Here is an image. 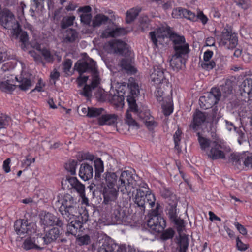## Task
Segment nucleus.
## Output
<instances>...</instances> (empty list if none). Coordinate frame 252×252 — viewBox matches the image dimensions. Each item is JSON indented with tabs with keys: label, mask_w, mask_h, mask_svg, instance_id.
Masks as SVG:
<instances>
[{
	"label": "nucleus",
	"mask_w": 252,
	"mask_h": 252,
	"mask_svg": "<svg viewBox=\"0 0 252 252\" xmlns=\"http://www.w3.org/2000/svg\"><path fill=\"white\" fill-rule=\"evenodd\" d=\"M129 93L127 96L126 100L128 103L129 109L126 114V122L130 126L138 127V125L132 117L130 111L133 112L145 124L149 130H152L158 126V123L151 116L149 110L146 106H142L139 107L136 103V97L139 94L138 85L135 83L131 82L128 84Z\"/></svg>",
	"instance_id": "obj_1"
},
{
	"label": "nucleus",
	"mask_w": 252,
	"mask_h": 252,
	"mask_svg": "<svg viewBox=\"0 0 252 252\" xmlns=\"http://www.w3.org/2000/svg\"><path fill=\"white\" fill-rule=\"evenodd\" d=\"M118 189L115 187H104L103 189V203L105 204H110L117 199L118 190L123 194L129 195L132 190L136 188V181L132 176L131 172L128 171L122 172L119 177L118 184Z\"/></svg>",
	"instance_id": "obj_2"
},
{
	"label": "nucleus",
	"mask_w": 252,
	"mask_h": 252,
	"mask_svg": "<svg viewBox=\"0 0 252 252\" xmlns=\"http://www.w3.org/2000/svg\"><path fill=\"white\" fill-rule=\"evenodd\" d=\"M170 32L169 28H159L156 32H150L149 34L153 44L157 47L158 42L161 43L164 38L170 37L175 51L174 55L186 57L189 52V44L186 42L185 37L177 34L171 35Z\"/></svg>",
	"instance_id": "obj_3"
},
{
	"label": "nucleus",
	"mask_w": 252,
	"mask_h": 252,
	"mask_svg": "<svg viewBox=\"0 0 252 252\" xmlns=\"http://www.w3.org/2000/svg\"><path fill=\"white\" fill-rule=\"evenodd\" d=\"M74 69L80 74L91 73V84H86L81 93L83 96L89 97L92 95V90L97 87L101 81L96 62L89 57L78 60L74 65Z\"/></svg>",
	"instance_id": "obj_4"
},
{
	"label": "nucleus",
	"mask_w": 252,
	"mask_h": 252,
	"mask_svg": "<svg viewBox=\"0 0 252 252\" xmlns=\"http://www.w3.org/2000/svg\"><path fill=\"white\" fill-rule=\"evenodd\" d=\"M54 205L59 208V211L67 221L75 219L80 214L79 205L76 198L69 194L58 195L53 200Z\"/></svg>",
	"instance_id": "obj_5"
},
{
	"label": "nucleus",
	"mask_w": 252,
	"mask_h": 252,
	"mask_svg": "<svg viewBox=\"0 0 252 252\" xmlns=\"http://www.w3.org/2000/svg\"><path fill=\"white\" fill-rule=\"evenodd\" d=\"M197 135L201 149L209 158L212 160L225 158L226 147L221 140H211L202 137L199 132L197 133Z\"/></svg>",
	"instance_id": "obj_6"
},
{
	"label": "nucleus",
	"mask_w": 252,
	"mask_h": 252,
	"mask_svg": "<svg viewBox=\"0 0 252 252\" xmlns=\"http://www.w3.org/2000/svg\"><path fill=\"white\" fill-rule=\"evenodd\" d=\"M139 189H136V193L133 198L134 204L139 208L140 211L144 212L146 205H148L153 207L156 201V197L154 194L152 193L148 188L147 184L143 182H141L138 184Z\"/></svg>",
	"instance_id": "obj_7"
},
{
	"label": "nucleus",
	"mask_w": 252,
	"mask_h": 252,
	"mask_svg": "<svg viewBox=\"0 0 252 252\" xmlns=\"http://www.w3.org/2000/svg\"><path fill=\"white\" fill-rule=\"evenodd\" d=\"M216 38L220 46L228 49L235 48L238 44L236 34L227 29H224L220 34L216 35Z\"/></svg>",
	"instance_id": "obj_8"
},
{
	"label": "nucleus",
	"mask_w": 252,
	"mask_h": 252,
	"mask_svg": "<svg viewBox=\"0 0 252 252\" xmlns=\"http://www.w3.org/2000/svg\"><path fill=\"white\" fill-rule=\"evenodd\" d=\"M221 94V91L219 88H212L210 92L200 97L199 101L203 104L201 107L205 109L212 108L213 105L218 103Z\"/></svg>",
	"instance_id": "obj_9"
},
{
	"label": "nucleus",
	"mask_w": 252,
	"mask_h": 252,
	"mask_svg": "<svg viewBox=\"0 0 252 252\" xmlns=\"http://www.w3.org/2000/svg\"><path fill=\"white\" fill-rule=\"evenodd\" d=\"M0 22L1 25L6 29L13 31L17 28L19 24L15 20L13 13L8 9L5 8L0 11Z\"/></svg>",
	"instance_id": "obj_10"
},
{
	"label": "nucleus",
	"mask_w": 252,
	"mask_h": 252,
	"mask_svg": "<svg viewBox=\"0 0 252 252\" xmlns=\"http://www.w3.org/2000/svg\"><path fill=\"white\" fill-rule=\"evenodd\" d=\"M152 82L158 86L159 88L165 89L168 87L169 81L166 78L163 69L159 66H154L150 74Z\"/></svg>",
	"instance_id": "obj_11"
},
{
	"label": "nucleus",
	"mask_w": 252,
	"mask_h": 252,
	"mask_svg": "<svg viewBox=\"0 0 252 252\" xmlns=\"http://www.w3.org/2000/svg\"><path fill=\"white\" fill-rule=\"evenodd\" d=\"M40 223L44 227H48L56 225L63 227L64 223L60 218L48 212L43 211L40 214Z\"/></svg>",
	"instance_id": "obj_12"
},
{
	"label": "nucleus",
	"mask_w": 252,
	"mask_h": 252,
	"mask_svg": "<svg viewBox=\"0 0 252 252\" xmlns=\"http://www.w3.org/2000/svg\"><path fill=\"white\" fill-rule=\"evenodd\" d=\"M147 225L151 233L157 234L163 231L166 226V222L162 217H149Z\"/></svg>",
	"instance_id": "obj_13"
},
{
	"label": "nucleus",
	"mask_w": 252,
	"mask_h": 252,
	"mask_svg": "<svg viewBox=\"0 0 252 252\" xmlns=\"http://www.w3.org/2000/svg\"><path fill=\"white\" fill-rule=\"evenodd\" d=\"M98 252H126L125 246L114 243L112 240H104L98 248Z\"/></svg>",
	"instance_id": "obj_14"
},
{
	"label": "nucleus",
	"mask_w": 252,
	"mask_h": 252,
	"mask_svg": "<svg viewBox=\"0 0 252 252\" xmlns=\"http://www.w3.org/2000/svg\"><path fill=\"white\" fill-rule=\"evenodd\" d=\"M241 95L248 100L252 99V79L246 78L239 87Z\"/></svg>",
	"instance_id": "obj_15"
},
{
	"label": "nucleus",
	"mask_w": 252,
	"mask_h": 252,
	"mask_svg": "<svg viewBox=\"0 0 252 252\" xmlns=\"http://www.w3.org/2000/svg\"><path fill=\"white\" fill-rule=\"evenodd\" d=\"M13 37L17 39H19V41L22 42L21 47L25 50L26 48V45L28 43L29 37L28 35L26 32L22 30L20 25L11 32Z\"/></svg>",
	"instance_id": "obj_16"
},
{
	"label": "nucleus",
	"mask_w": 252,
	"mask_h": 252,
	"mask_svg": "<svg viewBox=\"0 0 252 252\" xmlns=\"http://www.w3.org/2000/svg\"><path fill=\"white\" fill-rule=\"evenodd\" d=\"M112 219L117 224H125L127 221V216L125 210L120 206L114 210Z\"/></svg>",
	"instance_id": "obj_17"
},
{
	"label": "nucleus",
	"mask_w": 252,
	"mask_h": 252,
	"mask_svg": "<svg viewBox=\"0 0 252 252\" xmlns=\"http://www.w3.org/2000/svg\"><path fill=\"white\" fill-rule=\"evenodd\" d=\"M206 119L205 114L199 110H197L193 115V121L190 125V127L194 131H197L199 126L205 122Z\"/></svg>",
	"instance_id": "obj_18"
},
{
	"label": "nucleus",
	"mask_w": 252,
	"mask_h": 252,
	"mask_svg": "<svg viewBox=\"0 0 252 252\" xmlns=\"http://www.w3.org/2000/svg\"><path fill=\"white\" fill-rule=\"evenodd\" d=\"M174 18H185L190 20H193L195 18V14L189 10L182 7L174 9L172 13Z\"/></svg>",
	"instance_id": "obj_19"
},
{
	"label": "nucleus",
	"mask_w": 252,
	"mask_h": 252,
	"mask_svg": "<svg viewBox=\"0 0 252 252\" xmlns=\"http://www.w3.org/2000/svg\"><path fill=\"white\" fill-rule=\"evenodd\" d=\"M118 116L115 114L106 113L103 112L102 115L98 118V123L100 126L113 125L117 123Z\"/></svg>",
	"instance_id": "obj_20"
},
{
	"label": "nucleus",
	"mask_w": 252,
	"mask_h": 252,
	"mask_svg": "<svg viewBox=\"0 0 252 252\" xmlns=\"http://www.w3.org/2000/svg\"><path fill=\"white\" fill-rule=\"evenodd\" d=\"M79 175L84 181H88L91 179L93 175L92 166L87 163L82 164L79 169Z\"/></svg>",
	"instance_id": "obj_21"
},
{
	"label": "nucleus",
	"mask_w": 252,
	"mask_h": 252,
	"mask_svg": "<svg viewBox=\"0 0 252 252\" xmlns=\"http://www.w3.org/2000/svg\"><path fill=\"white\" fill-rule=\"evenodd\" d=\"M186 58L173 55L170 61V64L172 69L176 71L185 66Z\"/></svg>",
	"instance_id": "obj_22"
},
{
	"label": "nucleus",
	"mask_w": 252,
	"mask_h": 252,
	"mask_svg": "<svg viewBox=\"0 0 252 252\" xmlns=\"http://www.w3.org/2000/svg\"><path fill=\"white\" fill-rule=\"evenodd\" d=\"M110 45L111 47L114 49L115 53L124 55L128 51V45L122 41L116 40L114 42H110Z\"/></svg>",
	"instance_id": "obj_23"
},
{
	"label": "nucleus",
	"mask_w": 252,
	"mask_h": 252,
	"mask_svg": "<svg viewBox=\"0 0 252 252\" xmlns=\"http://www.w3.org/2000/svg\"><path fill=\"white\" fill-rule=\"evenodd\" d=\"M234 84V81L230 79L224 80L223 82L220 85L221 91L224 97H227L228 95L232 93Z\"/></svg>",
	"instance_id": "obj_24"
},
{
	"label": "nucleus",
	"mask_w": 252,
	"mask_h": 252,
	"mask_svg": "<svg viewBox=\"0 0 252 252\" xmlns=\"http://www.w3.org/2000/svg\"><path fill=\"white\" fill-rule=\"evenodd\" d=\"M71 187L74 189L81 196L84 195L85 186L81 183L76 177H71L67 179Z\"/></svg>",
	"instance_id": "obj_25"
},
{
	"label": "nucleus",
	"mask_w": 252,
	"mask_h": 252,
	"mask_svg": "<svg viewBox=\"0 0 252 252\" xmlns=\"http://www.w3.org/2000/svg\"><path fill=\"white\" fill-rule=\"evenodd\" d=\"M82 226V223L79 220H72L69 224L67 225V235H72L75 236L78 231H80Z\"/></svg>",
	"instance_id": "obj_26"
},
{
	"label": "nucleus",
	"mask_w": 252,
	"mask_h": 252,
	"mask_svg": "<svg viewBox=\"0 0 252 252\" xmlns=\"http://www.w3.org/2000/svg\"><path fill=\"white\" fill-rule=\"evenodd\" d=\"M235 160L236 163L241 164L242 162L246 167L252 168V156H248L246 153H244L236 158L234 161Z\"/></svg>",
	"instance_id": "obj_27"
},
{
	"label": "nucleus",
	"mask_w": 252,
	"mask_h": 252,
	"mask_svg": "<svg viewBox=\"0 0 252 252\" xmlns=\"http://www.w3.org/2000/svg\"><path fill=\"white\" fill-rule=\"evenodd\" d=\"M108 21L110 20L107 16L103 14H97L92 20V27L94 28L100 27L102 25L106 24Z\"/></svg>",
	"instance_id": "obj_28"
},
{
	"label": "nucleus",
	"mask_w": 252,
	"mask_h": 252,
	"mask_svg": "<svg viewBox=\"0 0 252 252\" xmlns=\"http://www.w3.org/2000/svg\"><path fill=\"white\" fill-rule=\"evenodd\" d=\"M104 175L106 182V185L104 187H115L116 184H118L117 182L118 177L116 173L107 172L105 173Z\"/></svg>",
	"instance_id": "obj_29"
},
{
	"label": "nucleus",
	"mask_w": 252,
	"mask_h": 252,
	"mask_svg": "<svg viewBox=\"0 0 252 252\" xmlns=\"http://www.w3.org/2000/svg\"><path fill=\"white\" fill-rule=\"evenodd\" d=\"M60 231L58 228L53 227L46 232L45 235L47 243L50 244L55 241L59 236Z\"/></svg>",
	"instance_id": "obj_30"
},
{
	"label": "nucleus",
	"mask_w": 252,
	"mask_h": 252,
	"mask_svg": "<svg viewBox=\"0 0 252 252\" xmlns=\"http://www.w3.org/2000/svg\"><path fill=\"white\" fill-rule=\"evenodd\" d=\"M95 168V178L96 180L100 179L101 174L104 171L103 162L102 160L97 158L94 161Z\"/></svg>",
	"instance_id": "obj_31"
},
{
	"label": "nucleus",
	"mask_w": 252,
	"mask_h": 252,
	"mask_svg": "<svg viewBox=\"0 0 252 252\" xmlns=\"http://www.w3.org/2000/svg\"><path fill=\"white\" fill-rule=\"evenodd\" d=\"M26 220H17L14 223V229L18 235L25 234L26 224L25 223Z\"/></svg>",
	"instance_id": "obj_32"
},
{
	"label": "nucleus",
	"mask_w": 252,
	"mask_h": 252,
	"mask_svg": "<svg viewBox=\"0 0 252 252\" xmlns=\"http://www.w3.org/2000/svg\"><path fill=\"white\" fill-rule=\"evenodd\" d=\"M125 33V30L124 28H117L111 31H106L103 33L104 37H116Z\"/></svg>",
	"instance_id": "obj_33"
},
{
	"label": "nucleus",
	"mask_w": 252,
	"mask_h": 252,
	"mask_svg": "<svg viewBox=\"0 0 252 252\" xmlns=\"http://www.w3.org/2000/svg\"><path fill=\"white\" fill-rule=\"evenodd\" d=\"M78 37V33L72 29H67L66 31L64 40L66 42H73Z\"/></svg>",
	"instance_id": "obj_34"
},
{
	"label": "nucleus",
	"mask_w": 252,
	"mask_h": 252,
	"mask_svg": "<svg viewBox=\"0 0 252 252\" xmlns=\"http://www.w3.org/2000/svg\"><path fill=\"white\" fill-rule=\"evenodd\" d=\"M16 86L10 83L9 80L0 82V90L4 92L10 93L15 90Z\"/></svg>",
	"instance_id": "obj_35"
},
{
	"label": "nucleus",
	"mask_w": 252,
	"mask_h": 252,
	"mask_svg": "<svg viewBox=\"0 0 252 252\" xmlns=\"http://www.w3.org/2000/svg\"><path fill=\"white\" fill-rule=\"evenodd\" d=\"M75 19L74 16H69L64 17L61 22V27L63 29H65L73 24Z\"/></svg>",
	"instance_id": "obj_36"
},
{
	"label": "nucleus",
	"mask_w": 252,
	"mask_h": 252,
	"mask_svg": "<svg viewBox=\"0 0 252 252\" xmlns=\"http://www.w3.org/2000/svg\"><path fill=\"white\" fill-rule=\"evenodd\" d=\"M34 242L36 249L42 248L44 246L48 244L45 235L43 234H38L36 237L34 238Z\"/></svg>",
	"instance_id": "obj_37"
},
{
	"label": "nucleus",
	"mask_w": 252,
	"mask_h": 252,
	"mask_svg": "<svg viewBox=\"0 0 252 252\" xmlns=\"http://www.w3.org/2000/svg\"><path fill=\"white\" fill-rule=\"evenodd\" d=\"M103 112H104V109L102 108H95L91 107L89 108L88 117H99L102 115Z\"/></svg>",
	"instance_id": "obj_38"
},
{
	"label": "nucleus",
	"mask_w": 252,
	"mask_h": 252,
	"mask_svg": "<svg viewBox=\"0 0 252 252\" xmlns=\"http://www.w3.org/2000/svg\"><path fill=\"white\" fill-rule=\"evenodd\" d=\"M11 121V118L8 115L0 114V129L6 128L10 124Z\"/></svg>",
	"instance_id": "obj_39"
},
{
	"label": "nucleus",
	"mask_w": 252,
	"mask_h": 252,
	"mask_svg": "<svg viewBox=\"0 0 252 252\" xmlns=\"http://www.w3.org/2000/svg\"><path fill=\"white\" fill-rule=\"evenodd\" d=\"M235 131L236 132V134L238 136V142L239 144H242V143L246 141V134L245 132L246 130L245 128L242 126L239 127V128H235Z\"/></svg>",
	"instance_id": "obj_40"
},
{
	"label": "nucleus",
	"mask_w": 252,
	"mask_h": 252,
	"mask_svg": "<svg viewBox=\"0 0 252 252\" xmlns=\"http://www.w3.org/2000/svg\"><path fill=\"white\" fill-rule=\"evenodd\" d=\"M139 11L137 9L131 8L126 12V22L127 23H131L137 16Z\"/></svg>",
	"instance_id": "obj_41"
},
{
	"label": "nucleus",
	"mask_w": 252,
	"mask_h": 252,
	"mask_svg": "<svg viewBox=\"0 0 252 252\" xmlns=\"http://www.w3.org/2000/svg\"><path fill=\"white\" fill-rule=\"evenodd\" d=\"M77 161L72 160L68 161L65 164V169L71 175H74L76 174V168L77 165Z\"/></svg>",
	"instance_id": "obj_42"
},
{
	"label": "nucleus",
	"mask_w": 252,
	"mask_h": 252,
	"mask_svg": "<svg viewBox=\"0 0 252 252\" xmlns=\"http://www.w3.org/2000/svg\"><path fill=\"white\" fill-rule=\"evenodd\" d=\"M166 214L171 220L173 219H175V217L177 216V215L176 212V205L175 204L171 205H169V206L167 207Z\"/></svg>",
	"instance_id": "obj_43"
},
{
	"label": "nucleus",
	"mask_w": 252,
	"mask_h": 252,
	"mask_svg": "<svg viewBox=\"0 0 252 252\" xmlns=\"http://www.w3.org/2000/svg\"><path fill=\"white\" fill-rule=\"evenodd\" d=\"M156 206L155 208H153L151 210V212L149 214V217H162L161 216V213L162 212V207L160 204L158 202L155 203L154 206L151 208H153ZM151 208V207L150 206Z\"/></svg>",
	"instance_id": "obj_44"
},
{
	"label": "nucleus",
	"mask_w": 252,
	"mask_h": 252,
	"mask_svg": "<svg viewBox=\"0 0 252 252\" xmlns=\"http://www.w3.org/2000/svg\"><path fill=\"white\" fill-rule=\"evenodd\" d=\"M121 66L123 69L127 71V72H134V68L131 65L129 61L126 59H123L121 60L120 63Z\"/></svg>",
	"instance_id": "obj_45"
},
{
	"label": "nucleus",
	"mask_w": 252,
	"mask_h": 252,
	"mask_svg": "<svg viewBox=\"0 0 252 252\" xmlns=\"http://www.w3.org/2000/svg\"><path fill=\"white\" fill-rule=\"evenodd\" d=\"M81 22L84 25L92 27V16L91 14H81L80 16Z\"/></svg>",
	"instance_id": "obj_46"
},
{
	"label": "nucleus",
	"mask_w": 252,
	"mask_h": 252,
	"mask_svg": "<svg viewBox=\"0 0 252 252\" xmlns=\"http://www.w3.org/2000/svg\"><path fill=\"white\" fill-rule=\"evenodd\" d=\"M38 50L41 51L42 56L44 57V59L48 62H52L54 60V57L52 55H51L49 50L47 49H43L42 50L40 49V47L39 46L37 48Z\"/></svg>",
	"instance_id": "obj_47"
},
{
	"label": "nucleus",
	"mask_w": 252,
	"mask_h": 252,
	"mask_svg": "<svg viewBox=\"0 0 252 252\" xmlns=\"http://www.w3.org/2000/svg\"><path fill=\"white\" fill-rule=\"evenodd\" d=\"M20 83V84L19 85V87L21 90L23 91H26L29 89L32 85L31 80L26 78L22 79Z\"/></svg>",
	"instance_id": "obj_48"
},
{
	"label": "nucleus",
	"mask_w": 252,
	"mask_h": 252,
	"mask_svg": "<svg viewBox=\"0 0 252 252\" xmlns=\"http://www.w3.org/2000/svg\"><path fill=\"white\" fill-rule=\"evenodd\" d=\"M160 194L161 195L165 198H170L173 199L175 198V195L170 189L164 187H163L160 189Z\"/></svg>",
	"instance_id": "obj_49"
},
{
	"label": "nucleus",
	"mask_w": 252,
	"mask_h": 252,
	"mask_svg": "<svg viewBox=\"0 0 252 252\" xmlns=\"http://www.w3.org/2000/svg\"><path fill=\"white\" fill-rule=\"evenodd\" d=\"M26 224V228L25 233L29 235H32L35 232L36 225L35 224L32 222H29L27 220L25 222Z\"/></svg>",
	"instance_id": "obj_50"
},
{
	"label": "nucleus",
	"mask_w": 252,
	"mask_h": 252,
	"mask_svg": "<svg viewBox=\"0 0 252 252\" xmlns=\"http://www.w3.org/2000/svg\"><path fill=\"white\" fill-rule=\"evenodd\" d=\"M150 21L147 16L143 17L140 21V26L143 31L149 30L150 28Z\"/></svg>",
	"instance_id": "obj_51"
},
{
	"label": "nucleus",
	"mask_w": 252,
	"mask_h": 252,
	"mask_svg": "<svg viewBox=\"0 0 252 252\" xmlns=\"http://www.w3.org/2000/svg\"><path fill=\"white\" fill-rule=\"evenodd\" d=\"M189 239L187 236H181L180 237V249H188Z\"/></svg>",
	"instance_id": "obj_52"
},
{
	"label": "nucleus",
	"mask_w": 252,
	"mask_h": 252,
	"mask_svg": "<svg viewBox=\"0 0 252 252\" xmlns=\"http://www.w3.org/2000/svg\"><path fill=\"white\" fill-rule=\"evenodd\" d=\"M24 249L29 250L32 249H36L35 243L32 241L31 239H26L24 240L23 244Z\"/></svg>",
	"instance_id": "obj_53"
},
{
	"label": "nucleus",
	"mask_w": 252,
	"mask_h": 252,
	"mask_svg": "<svg viewBox=\"0 0 252 252\" xmlns=\"http://www.w3.org/2000/svg\"><path fill=\"white\" fill-rule=\"evenodd\" d=\"M216 65L215 62L213 61H203L201 64V67L207 70L212 69Z\"/></svg>",
	"instance_id": "obj_54"
},
{
	"label": "nucleus",
	"mask_w": 252,
	"mask_h": 252,
	"mask_svg": "<svg viewBox=\"0 0 252 252\" xmlns=\"http://www.w3.org/2000/svg\"><path fill=\"white\" fill-rule=\"evenodd\" d=\"M182 131L180 129H178L173 135L174 141L175 143V147H178L179 142L181 139Z\"/></svg>",
	"instance_id": "obj_55"
},
{
	"label": "nucleus",
	"mask_w": 252,
	"mask_h": 252,
	"mask_svg": "<svg viewBox=\"0 0 252 252\" xmlns=\"http://www.w3.org/2000/svg\"><path fill=\"white\" fill-rule=\"evenodd\" d=\"M174 235V231L171 228L165 230L161 235V237L164 240H167L172 238Z\"/></svg>",
	"instance_id": "obj_56"
},
{
	"label": "nucleus",
	"mask_w": 252,
	"mask_h": 252,
	"mask_svg": "<svg viewBox=\"0 0 252 252\" xmlns=\"http://www.w3.org/2000/svg\"><path fill=\"white\" fill-rule=\"evenodd\" d=\"M72 61L70 59H67L63 63V70L65 73L68 72L72 66Z\"/></svg>",
	"instance_id": "obj_57"
},
{
	"label": "nucleus",
	"mask_w": 252,
	"mask_h": 252,
	"mask_svg": "<svg viewBox=\"0 0 252 252\" xmlns=\"http://www.w3.org/2000/svg\"><path fill=\"white\" fill-rule=\"evenodd\" d=\"M124 97L120 94H114L112 97V100L115 104H121L124 101Z\"/></svg>",
	"instance_id": "obj_58"
},
{
	"label": "nucleus",
	"mask_w": 252,
	"mask_h": 252,
	"mask_svg": "<svg viewBox=\"0 0 252 252\" xmlns=\"http://www.w3.org/2000/svg\"><path fill=\"white\" fill-rule=\"evenodd\" d=\"M43 0H33L32 3V6L35 10L41 9L43 6Z\"/></svg>",
	"instance_id": "obj_59"
},
{
	"label": "nucleus",
	"mask_w": 252,
	"mask_h": 252,
	"mask_svg": "<svg viewBox=\"0 0 252 252\" xmlns=\"http://www.w3.org/2000/svg\"><path fill=\"white\" fill-rule=\"evenodd\" d=\"M235 1L238 5L244 9H247L250 5L249 0H235Z\"/></svg>",
	"instance_id": "obj_60"
},
{
	"label": "nucleus",
	"mask_w": 252,
	"mask_h": 252,
	"mask_svg": "<svg viewBox=\"0 0 252 252\" xmlns=\"http://www.w3.org/2000/svg\"><path fill=\"white\" fill-rule=\"evenodd\" d=\"M236 245L238 249L240 251H244L248 248V245L243 243L239 238H236Z\"/></svg>",
	"instance_id": "obj_61"
},
{
	"label": "nucleus",
	"mask_w": 252,
	"mask_h": 252,
	"mask_svg": "<svg viewBox=\"0 0 252 252\" xmlns=\"http://www.w3.org/2000/svg\"><path fill=\"white\" fill-rule=\"evenodd\" d=\"M78 241L82 245H88L91 242L90 237L87 235L79 237Z\"/></svg>",
	"instance_id": "obj_62"
},
{
	"label": "nucleus",
	"mask_w": 252,
	"mask_h": 252,
	"mask_svg": "<svg viewBox=\"0 0 252 252\" xmlns=\"http://www.w3.org/2000/svg\"><path fill=\"white\" fill-rule=\"evenodd\" d=\"M79 74H80L79 76L77 78V82L78 83V85L79 87H81L84 83H85L87 82V81L88 79V76H82L81 74L82 73H81V74L79 73Z\"/></svg>",
	"instance_id": "obj_63"
},
{
	"label": "nucleus",
	"mask_w": 252,
	"mask_h": 252,
	"mask_svg": "<svg viewBox=\"0 0 252 252\" xmlns=\"http://www.w3.org/2000/svg\"><path fill=\"white\" fill-rule=\"evenodd\" d=\"M235 226L241 234L243 235L247 234V230L242 225L239 224L238 222H235Z\"/></svg>",
	"instance_id": "obj_64"
}]
</instances>
